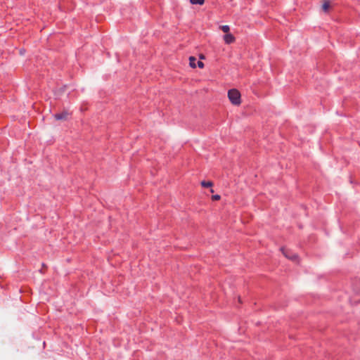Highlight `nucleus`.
<instances>
[{
	"instance_id": "7ed1b4c3",
	"label": "nucleus",
	"mask_w": 360,
	"mask_h": 360,
	"mask_svg": "<svg viewBox=\"0 0 360 360\" xmlns=\"http://www.w3.org/2000/svg\"><path fill=\"white\" fill-rule=\"evenodd\" d=\"M53 116L56 120H67L70 117V113L68 111H63L61 113L55 114Z\"/></svg>"
},
{
	"instance_id": "9b49d317",
	"label": "nucleus",
	"mask_w": 360,
	"mask_h": 360,
	"mask_svg": "<svg viewBox=\"0 0 360 360\" xmlns=\"http://www.w3.org/2000/svg\"><path fill=\"white\" fill-rule=\"evenodd\" d=\"M220 195H212V200H219L220 199Z\"/></svg>"
},
{
	"instance_id": "9d476101",
	"label": "nucleus",
	"mask_w": 360,
	"mask_h": 360,
	"mask_svg": "<svg viewBox=\"0 0 360 360\" xmlns=\"http://www.w3.org/2000/svg\"><path fill=\"white\" fill-rule=\"evenodd\" d=\"M200 68H202L204 67V63L200 61V60H198L197 62V64H196Z\"/></svg>"
},
{
	"instance_id": "ddd939ff",
	"label": "nucleus",
	"mask_w": 360,
	"mask_h": 360,
	"mask_svg": "<svg viewBox=\"0 0 360 360\" xmlns=\"http://www.w3.org/2000/svg\"><path fill=\"white\" fill-rule=\"evenodd\" d=\"M211 193H213L214 192V190L213 189H211L210 190Z\"/></svg>"
},
{
	"instance_id": "423d86ee",
	"label": "nucleus",
	"mask_w": 360,
	"mask_h": 360,
	"mask_svg": "<svg viewBox=\"0 0 360 360\" xmlns=\"http://www.w3.org/2000/svg\"><path fill=\"white\" fill-rule=\"evenodd\" d=\"M189 64L191 67L193 68H196V58L194 56H191L189 58Z\"/></svg>"
},
{
	"instance_id": "f8f14e48",
	"label": "nucleus",
	"mask_w": 360,
	"mask_h": 360,
	"mask_svg": "<svg viewBox=\"0 0 360 360\" xmlns=\"http://www.w3.org/2000/svg\"><path fill=\"white\" fill-rule=\"evenodd\" d=\"M230 90H233V91H235V90H237L236 89H231Z\"/></svg>"
},
{
	"instance_id": "f03ea898",
	"label": "nucleus",
	"mask_w": 360,
	"mask_h": 360,
	"mask_svg": "<svg viewBox=\"0 0 360 360\" xmlns=\"http://www.w3.org/2000/svg\"><path fill=\"white\" fill-rule=\"evenodd\" d=\"M283 254L288 259L292 260L294 262L298 261V256L295 253L292 252L290 250L282 249Z\"/></svg>"
},
{
	"instance_id": "39448f33",
	"label": "nucleus",
	"mask_w": 360,
	"mask_h": 360,
	"mask_svg": "<svg viewBox=\"0 0 360 360\" xmlns=\"http://www.w3.org/2000/svg\"><path fill=\"white\" fill-rule=\"evenodd\" d=\"M330 7V1L328 0L324 1L322 6L323 11L326 13H328Z\"/></svg>"
},
{
	"instance_id": "20e7f679",
	"label": "nucleus",
	"mask_w": 360,
	"mask_h": 360,
	"mask_svg": "<svg viewBox=\"0 0 360 360\" xmlns=\"http://www.w3.org/2000/svg\"><path fill=\"white\" fill-rule=\"evenodd\" d=\"M224 39L225 43L227 44H232V43L235 42V41H236L235 37L232 34H230V33L226 34L224 36Z\"/></svg>"
},
{
	"instance_id": "6e6552de",
	"label": "nucleus",
	"mask_w": 360,
	"mask_h": 360,
	"mask_svg": "<svg viewBox=\"0 0 360 360\" xmlns=\"http://www.w3.org/2000/svg\"><path fill=\"white\" fill-rule=\"evenodd\" d=\"M191 4H199L202 5L205 3V0H190Z\"/></svg>"
},
{
	"instance_id": "1a4fd4ad",
	"label": "nucleus",
	"mask_w": 360,
	"mask_h": 360,
	"mask_svg": "<svg viewBox=\"0 0 360 360\" xmlns=\"http://www.w3.org/2000/svg\"><path fill=\"white\" fill-rule=\"evenodd\" d=\"M221 30L224 32V33H226L228 34L229 30H230V28L228 25H222L221 27Z\"/></svg>"
},
{
	"instance_id": "0eeeda50",
	"label": "nucleus",
	"mask_w": 360,
	"mask_h": 360,
	"mask_svg": "<svg viewBox=\"0 0 360 360\" xmlns=\"http://www.w3.org/2000/svg\"><path fill=\"white\" fill-rule=\"evenodd\" d=\"M201 185L203 187L208 188V187H212L213 184L211 181H203L201 182Z\"/></svg>"
},
{
	"instance_id": "f257e3e1",
	"label": "nucleus",
	"mask_w": 360,
	"mask_h": 360,
	"mask_svg": "<svg viewBox=\"0 0 360 360\" xmlns=\"http://www.w3.org/2000/svg\"><path fill=\"white\" fill-rule=\"evenodd\" d=\"M228 97L233 105H239L241 102L240 91H228Z\"/></svg>"
}]
</instances>
